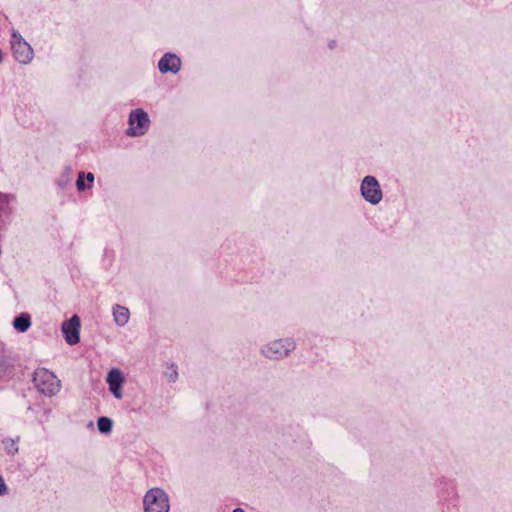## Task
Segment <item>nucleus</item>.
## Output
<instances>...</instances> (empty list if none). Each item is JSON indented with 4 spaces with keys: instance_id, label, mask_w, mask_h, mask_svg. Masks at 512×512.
Wrapping results in <instances>:
<instances>
[{
    "instance_id": "423d86ee",
    "label": "nucleus",
    "mask_w": 512,
    "mask_h": 512,
    "mask_svg": "<svg viewBox=\"0 0 512 512\" xmlns=\"http://www.w3.org/2000/svg\"><path fill=\"white\" fill-rule=\"evenodd\" d=\"M10 45L13 56L17 62L24 65L32 62L34 58L33 48L16 30H13L11 33Z\"/></svg>"
},
{
    "instance_id": "39448f33",
    "label": "nucleus",
    "mask_w": 512,
    "mask_h": 512,
    "mask_svg": "<svg viewBox=\"0 0 512 512\" xmlns=\"http://www.w3.org/2000/svg\"><path fill=\"white\" fill-rule=\"evenodd\" d=\"M150 126V118L142 108L131 110L128 116V128L126 135L129 137H140L147 133Z\"/></svg>"
},
{
    "instance_id": "4468645a",
    "label": "nucleus",
    "mask_w": 512,
    "mask_h": 512,
    "mask_svg": "<svg viewBox=\"0 0 512 512\" xmlns=\"http://www.w3.org/2000/svg\"><path fill=\"white\" fill-rule=\"evenodd\" d=\"M18 441L19 438H6L3 440V447L7 455L14 456L19 452Z\"/></svg>"
},
{
    "instance_id": "6ab92c4d",
    "label": "nucleus",
    "mask_w": 512,
    "mask_h": 512,
    "mask_svg": "<svg viewBox=\"0 0 512 512\" xmlns=\"http://www.w3.org/2000/svg\"><path fill=\"white\" fill-rule=\"evenodd\" d=\"M8 486L6 485L4 478L0 475V496L8 494Z\"/></svg>"
},
{
    "instance_id": "a211bd4d",
    "label": "nucleus",
    "mask_w": 512,
    "mask_h": 512,
    "mask_svg": "<svg viewBox=\"0 0 512 512\" xmlns=\"http://www.w3.org/2000/svg\"><path fill=\"white\" fill-rule=\"evenodd\" d=\"M8 368V362L4 354V346L0 344V376L3 375Z\"/></svg>"
},
{
    "instance_id": "6e6552de",
    "label": "nucleus",
    "mask_w": 512,
    "mask_h": 512,
    "mask_svg": "<svg viewBox=\"0 0 512 512\" xmlns=\"http://www.w3.org/2000/svg\"><path fill=\"white\" fill-rule=\"evenodd\" d=\"M62 332L69 345H75L80 341V319L73 315L69 320L62 323Z\"/></svg>"
},
{
    "instance_id": "1a4fd4ad",
    "label": "nucleus",
    "mask_w": 512,
    "mask_h": 512,
    "mask_svg": "<svg viewBox=\"0 0 512 512\" xmlns=\"http://www.w3.org/2000/svg\"><path fill=\"white\" fill-rule=\"evenodd\" d=\"M157 67L162 74H177L181 70L182 61L175 53L167 52L159 59Z\"/></svg>"
},
{
    "instance_id": "9d476101",
    "label": "nucleus",
    "mask_w": 512,
    "mask_h": 512,
    "mask_svg": "<svg viewBox=\"0 0 512 512\" xmlns=\"http://www.w3.org/2000/svg\"><path fill=\"white\" fill-rule=\"evenodd\" d=\"M15 197L10 194L0 193V222L6 223L12 214Z\"/></svg>"
},
{
    "instance_id": "2eb2a0df",
    "label": "nucleus",
    "mask_w": 512,
    "mask_h": 512,
    "mask_svg": "<svg viewBox=\"0 0 512 512\" xmlns=\"http://www.w3.org/2000/svg\"><path fill=\"white\" fill-rule=\"evenodd\" d=\"M112 427H113V421L110 418H108L106 416H102V417L98 418L97 428H98L99 432H101L103 434H109L112 431Z\"/></svg>"
},
{
    "instance_id": "f257e3e1",
    "label": "nucleus",
    "mask_w": 512,
    "mask_h": 512,
    "mask_svg": "<svg viewBox=\"0 0 512 512\" xmlns=\"http://www.w3.org/2000/svg\"><path fill=\"white\" fill-rule=\"evenodd\" d=\"M297 343L293 337H280L272 339L263 344L260 349V355L270 361H283L290 357L296 350Z\"/></svg>"
},
{
    "instance_id": "dca6fc26",
    "label": "nucleus",
    "mask_w": 512,
    "mask_h": 512,
    "mask_svg": "<svg viewBox=\"0 0 512 512\" xmlns=\"http://www.w3.org/2000/svg\"><path fill=\"white\" fill-rule=\"evenodd\" d=\"M72 169L66 167L64 172L56 180V184L59 188L64 189L72 180L71 178Z\"/></svg>"
},
{
    "instance_id": "0eeeda50",
    "label": "nucleus",
    "mask_w": 512,
    "mask_h": 512,
    "mask_svg": "<svg viewBox=\"0 0 512 512\" xmlns=\"http://www.w3.org/2000/svg\"><path fill=\"white\" fill-rule=\"evenodd\" d=\"M106 382L108 384L109 391L112 393L114 398L120 400L123 398V384L125 377L123 372L118 368H112L107 373Z\"/></svg>"
},
{
    "instance_id": "7ed1b4c3",
    "label": "nucleus",
    "mask_w": 512,
    "mask_h": 512,
    "mask_svg": "<svg viewBox=\"0 0 512 512\" xmlns=\"http://www.w3.org/2000/svg\"><path fill=\"white\" fill-rule=\"evenodd\" d=\"M143 508L144 512H169L168 494L158 487L149 489L143 497Z\"/></svg>"
},
{
    "instance_id": "20e7f679",
    "label": "nucleus",
    "mask_w": 512,
    "mask_h": 512,
    "mask_svg": "<svg viewBox=\"0 0 512 512\" xmlns=\"http://www.w3.org/2000/svg\"><path fill=\"white\" fill-rule=\"evenodd\" d=\"M359 192L364 201L372 206L380 204L384 197L381 185L373 175H366L362 178Z\"/></svg>"
},
{
    "instance_id": "ddd939ff",
    "label": "nucleus",
    "mask_w": 512,
    "mask_h": 512,
    "mask_svg": "<svg viewBox=\"0 0 512 512\" xmlns=\"http://www.w3.org/2000/svg\"><path fill=\"white\" fill-rule=\"evenodd\" d=\"M31 326V318L27 313H22L13 320V327L19 332H26Z\"/></svg>"
},
{
    "instance_id": "9b49d317",
    "label": "nucleus",
    "mask_w": 512,
    "mask_h": 512,
    "mask_svg": "<svg viewBox=\"0 0 512 512\" xmlns=\"http://www.w3.org/2000/svg\"><path fill=\"white\" fill-rule=\"evenodd\" d=\"M112 315L115 324L119 327H124L130 319L129 309L119 304L112 307Z\"/></svg>"
},
{
    "instance_id": "f03ea898",
    "label": "nucleus",
    "mask_w": 512,
    "mask_h": 512,
    "mask_svg": "<svg viewBox=\"0 0 512 512\" xmlns=\"http://www.w3.org/2000/svg\"><path fill=\"white\" fill-rule=\"evenodd\" d=\"M33 381L37 390L48 397L56 395L61 388V382L56 375L44 368L35 371Z\"/></svg>"
},
{
    "instance_id": "f8f14e48",
    "label": "nucleus",
    "mask_w": 512,
    "mask_h": 512,
    "mask_svg": "<svg viewBox=\"0 0 512 512\" xmlns=\"http://www.w3.org/2000/svg\"><path fill=\"white\" fill-rule=\"evenodd\" d=\"M95 176L92 172L80 171L77 175L76 188L78 192L90 190L93 187Z\"/></svg>"
},
{
    "instance_id": "f3484780",
    "label": "nucleus",
    "mask_w": 512,
    "mask_h": 512,
    "mask_svg": "<svg viewBox=\"0 0 512 512\" xmlns=\"http://www.w3.org/2000/svg\"><path fill=\"white\" fill-rule=\"evenodd\" d=\"M164 375L168 382H175L178 379L177 366L175 364H168Z\"/></svg>"
},
{
    "instance_id": "aec40b11",
    "label": "nucleus",
    "mask_w": 512,
    "mask_h": 512,
    "mask_svg": "<svg viewBox=\"0 0 512 512\" xmlns=\"http://www.w3.org/2000/svg\"><path fill=\"white\" fill-rule=\"evenodd\" d=\"M232 512H245V510L238 507V508H235Z\"/></svg>"
}]
</instances>
